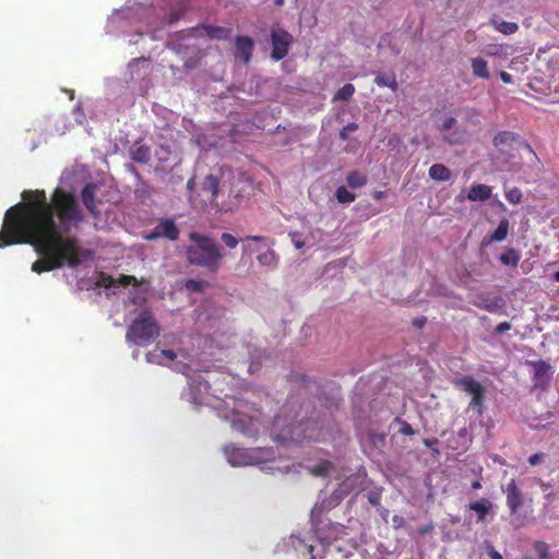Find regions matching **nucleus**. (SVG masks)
I'll return each instance as SVG.
<instances>
[{"mask_svg": "<svg viewBox=\"0 0 559 559\" xmlns=\"http://www.w3.org/2000/svg\"><path fill=\"white\" fill-rule=\"evenodd\" d=\"M23 201L7 210L4 218L52 237H64V231L78 227L84 213L75 195L63 188H56L48 199L45 190H24Z\"/></svg>", "mask_w": 559, "mask_h": 559, "instance_id": "obj_1", "label": "nucleus"}, {"mask_svg": "<svg viewBox=\"0 0 559 559\" xmlns=\"http://www.w3.org/2000/svg\"><path fill=\"white\" fill-rule=\"evenodd\" d=\"M17 243L35 246L37 252L44 257L32 265V271L38 274L63 265L76 267L82 263L80 241L76 237H52L3 217L0 248Z\"/></svg>", "mask_w": 559, "mask_h": 559, "instance_id": "obj_2", "label": "nucleus"}, {"mask_svg": "<svg viewBox=\"0 0 559 559\" xmlns=\"http://www.w3.org/2000/svg\"><path fill=\"white\" fill-rule=\"evenodd\" d=\"M189 239L193 242L186 250L189 264L216 273L225 257L222 247L213 238L197 231L190 233Z\"/></svg>", "mask_w": 559, "mask_h": 559, "instance_id": "obj_3", "label": "nucleus"}, {"mask_svg": "<svg viewBox=\"0 0 559 559\" xmlns=\"http://www.w3.org/2000/svg\"><path fill=\"white\" fill-rule=\"evenodd\" d=\"M159 325L147 309L142 310L127 329L126 340L138 346H147L159 336Z\"/></svg>", "mask_w": 559, "mask_h": 559, "instance_id": "obj_4", "label": "nucleus"}, {"mask_svg": "<svg viewBox=\"0 0 559 559\" xmlns=\"http://www.w3.org/2000/svg\"><path fill=\"white\" fill-rule=\"evenodd\" d=\"M311 423L309 420H300L297 424L289 423L284 426L282 415L274 418V429L281 428L280 432L275 437V440L281 443L288 442H304L306 439H311L312 436H306L305 432L308 430Z\"/></svg>", "mask_w": 559, "mask_h": 559, "instance_id": "obj_5", "label": "nucleus"}, {"mask_svg": "<svg viewBox=\"0 0 559 559\" xmlns=\"http://www.w3.org/2000/svg\"><path fill=\"white\" fill-rule=\"evenodd\" d=\"M455 385L472 395L469 406L481 415L485 402L484 386L468 376L457 379Z\"/></svg>", "mask_w": 559, "mask_h": 559, "instance_id": "obj_6", "label": "nucleus"}, {"mask_svg": "<svg viewBox=\"0 0 559 559\" xmlns=\"http://www.w3.org/2000/svg\"><path fill=\"white\" fill-rule=\"evenodd\" d=\"M179 236L180 229L175 221L171 218H162L152 230L143 235V239L154 241L163 238L169 241H177Z\"/></svg>", "mask_w": 559, "mask_h": 559, "instance_id": "obj_7", "label": "nucleus"}, {"mask_svg": "<svg viewBox=\"0 0 559 559\" xmlns=\"http://www.w3.org/2000/svg\"><path fill=\"white\" fill-rule=\"evenodd\" d=\"M506 493L507 506L511 516L520 519V511L525 506L526 499L524 492L518 486L515 479H510L503 489Z\"/></svg>", "mask_w": 559, "mask_h": 559, "instance_id": "obj_8", "label": "nucleus"}, {"mask_svg": "<svg viewBox=\"0 0 559 559\" xmlns=\"http://www.w3.org/2000/svg\"><path fill=\"white\" fill-rule=\"evenodd\" d=\"M272 39V59L278 61L288 55L289 46L293 43V36L283 28L273 29L271 33Z\"/></svg>", "mask_w": 559, "mask_h": 559, "instance_id": "obj_9", "label": "nucleus"}, {"mask_svg": "<svg viewBox=\"0 0 559 559\" xmlns=\"http://www.w3.org/2000/svg\"><path fill=\"white\" fill-rule=\"evenodd\" d=\"M236 57L242 59L248 64L251 60L254 43L249 36H237L235 39Z\"/></svg>", "mask_w": 559, "mask_h": 559, "instance_id": "obj_10", "label": "nucleus"}, {"mask_svg": "<svg viewBox=\"0 0 559 559\" xmlns=\"http://www.w3.org/2000/svg\"><path fill=\"white\" fill-rule=\"evenodd\" d=\"M96 185L87 183L82 189V202L86 210L94 216L98 215L97 201H96Z\"/></svg>", "mask_w": 559, "mask_h": 559, "instance_id": "obj_11", "label": "nucleus"}, {"mask_svg": "<svg viewBox=\"0 0 559 559\" xmlns=\"http://www.w3.org/2000/svg\"><path fill=\"white\" fill-rule=\"evenodd\" d=\"M531 365L534 367V383L535 385H545L550 381L551 372L550 366L544 361H532Z\"/></svg>", "mask_w": 559, "mask_h": 559, "instance_id": "obj_12", "label": "nucleus"}, {"mask_svg": "<svg viewBox=\"0 0 559 559\" xmlns=\"http://www.w3.org/2000/svg\"><path fill=\"white\" fill-rule=\"evenodd\" d=\"M225 453L228 459V462L236 465H247L250 464L251 456L248 451L245 449L236 448V447H226Z\"/></svg>", "mask_w": 559, "mask_h": 559, "instance_id": "obj_13", "label": "nucleus"}, {"mask_svg": "<svg viewBox=\"0 0 559 559\" xmlns=\"http://www.w3.org/2000/svg\"><path fill=\"white\" fill-rule=\"evenodd\" d=\"M510 223L508 218H502L491 235L483 239V246H489L492 242L506 240L509 234Z\"/></svg>", "mask_w": 559, "mask_h": 559, "instance_id": "obj_14", "label": "nucleus"}, {"mask_svg": "<svg viewBox=\"0 0 559 559\" xmlns=\"http://www.w3.org/2000/svg\"><path fill=\"white\" fill-rule=\"evenodd\" d=\"M492 189L490 186L484 183H473L467 193V199L469 201H487L491 197Z\"/></svg>", "mask_w": 559, "mask_h": 559, "instance_id": "obj_15", "label": "nucleus"}, {"mask_svg": "<svg viewBox=\"0 0 559 559\" xmlns=\"http://www.w3.org/2000/svg\"><path fill=\"white\" fill-rule=\"evenodd\" d=\"M471 67L473 74L480 79L488 80L490 78V72L488 69V62L480 57L473 58L471 60Z\"/></svg>", "mask_w": 559, "mask_h": 559, "instance_id": "obj_16", "label": "nucleus"}, {"mask_svg": "<svg viewBox=\"0 0 559 559\" xmlns=\"http://www.w3.org/2000/svg\"><path fill=\"white\" fill-rule=\"evenodd\" d=\"M491 507H492V503L486 498H481L477 501H474V502L469 503V506H468L469 510H473L477 513V520L479 522H483L485 520V518L489 513Z\"/></svg>", "mask_w": 559, "mask_h": 559, "instance_id": "obj_17", "label": "nucleus"}, {"mask_svg": "<svg viewBox=\"0 0 559 559\" xmlns=\"http://www.w3.org/2000/svg\"><path fill=\"white\" fill-rule=\"evenodd\" d=\"M231 423H233V427L236 430L241 431L245 435H248L251 432L250 426L252 425V419L249 416H247L245 414L236 413Z\"/></svg>", "mask_w": 559, "mask_h": 559, "instance_id": "obj_18", "label": "nucleus"}, {"mask_svg": "<svg viewBox=\"0 0 559 559\" xmlns=\"http://www.w3.org/2000/svg\"><path fill=\"white\" fill-rule=\"evenodd\" d=\"M132 160L146 164L151 160V148L147 145H139L130 151Z\"/></svg>", "mask_w": 559, "mask_h": 559, "instance_id": "obj_19", "label": "nucleus"}, {"mask_svg": "<svg viewBox=\"0 0 559 559\" xmlns=\"http://www.w3.org/2000/svg\"><path fill=\"white\" fill-rule=\"evenodd\" d=\"M429 176L437 181H448L451 179V171L442 164H433L429 168Z\"/></svg>", "mask_w": 559, "mask_h": 559, "instance_id": "obj_20", "label": "nucleus"}, {"mask_svg": "<svg viewBox=\"0 0 559 559\" xmlns=\"http://www.w3.org/2000/svg\"><path fill=\"white\" fill-rule=\"evenodd\" d=\"M520 252L514 248H508L500 257L499 260L503 265L516 267L520 262Z\"/></svg>", "mask_w": 559, "mask_h": 559, "instance_id": "obj_21", "label": "nucleus"}, {"mask_svg": "<svg viewBox=\"0 0 559 559\" xmlns=\"http://www.w3.org/2000/svg\"><path fill=\"white\" fill-rule=\"evenodd\" d=\"M374 83L381 87H389L393 92L397 91L399 87L394 73L390 75L377 74L374 78Z\"/></svg>", "mask_w": 559, "mask_h": 559, "instance_id": "obj_22", "label": "nucleus"}, {"mask_svg": "<svg viewBox=\"0 0 559 559\" xmlns=\"http://www.w3.org/2000/svg\"><path fill=\"white\" fill-rule=\"evenodd\" d=\"M347 185L353 188H361L367 183V177L358 171H350L346 176Z\"/></svg>", "mask_w": 559, "mask_h": 559, "instance_id": "obj_23", "label": "nucleus"}, {"mask_svg": "<svg viewBox=\"0 0 559 559\" xmlns=\"http://www.w3.org/2000/svg\"><path fill=\"white\" fill-rule=\"evenodd\" d=\"M495 28L506 35L514 34L519 29V25L514 22L507 21H491Z\"/></svg>", "mask_w": 559, "mask_h": 559, "instance_id": "obj_24", "label": "nucleus"}, {"mask_svg": "<svg viewBox=\"0 0 559 559\" xmlns=\"http://www.w3.org/2000/svg\"><path fill=\"white\" fill-rule=\"evenodd\" d=\"M354 93L355 86L350 83H346L336 92L334 100H348L354 95Z\"/></svg>", "mask_w": 559, "mask_h": 559, "instance_id": "obj_25", "label": "nucleus"}, {"mask_svg": "<svg viewBox=\"0 0 559 559\" xmlns=\"http://www.w3.org/2000/svg\"><path fill=\"white\" fill-rule=\"evenodd\" d=\"M335 197L340 203H350L355 201L356 195L348 191L345 187H338L335 191Z\"/></svg>", "mask_w": 559, "mask_h": 559, "instance_id": "obj_26", "label": "nucleus"}, {"mask_svg": "<svg viewBox=\"0 0 559 559\" xmlns=\"http://www.w3.org/2000/svg\"><path fill=\"white\" fill-rule=\"evenodd\" d=\"M207 34L212 37V38H216V39H226L228 38L229 34H230V31L228 28H225V27H221V26H211L207 28Z\"/></svg>", "mask_w": 559, "mask_h": 559, "instance_id": "obj_27", "label": "nucleus"}, {"mask_svg": "<svg viewBox=\"0 0 559 559\" xmlns=\"http://www.w3.org/2000/svg\"><path fill=\"white\" fill-rule=\"evenodd\" d=\"M503 306V299L498 296L495 297L490 302L479 304L477 307L488 311V312H496Z\"/></svg>", "mask_w": 559, "mask_h": 559, "instance_id": "obj_28", "label": "nucleus"}, {"mask_svg": "<svg viewBox=\"0 0 559 559\" xmlns=\"http://www.w3.org/2000/svg\"><path fill=\"white\" fill-rule=\"evenodd\" d=\"M513 140V134L508 131L499 132L493 136L492 143L496 147L509 144Z\"/></svg>", "mask_w": 559, "mask_h": 559, "instance_id": "obj_29", "label": "nucleus"}, {"mask_svg": "<svg viewBox=\"0 0 559 559\" xmlns=\"http://www.w3.org/2000/svg\"><path fill=\"white\" fill-rule=\"evenodd\" d=\"M331 469L332 463L329 461H323L311 468V474L314 476H325Z\"/></svg>", "mask_w": 559, "mask_h": 559, "instance_id": "obj_30", "label": "nucleus"}, {"mask_svg": "<svg viewBox=\"0 0 559 559\" xmlns=\"http://www.w3.org/2000/svg\"><path fill=\"white\" fill-rule=\"evenodd\" d=\"M506 199L511 204H519L522 201L523 194L519 188H512L506 191Z\"/></svg>", "mask_w": 559, "mask_h": 559, "instance_id": "obj_31", "label": "nucleus"}, {"mask_svg": "<svg viewBox=\"0 0 559 559\" xmlns=\"http://www.w3.org/2000/svg\"><path fill=\"white\" fill-rule=\"evenodd\" d=\"M535 551L538 555V559H549V547L545 542L537 540L533 545Z\"/></svg>", "mask_w": 559, "mask_h": 559, "instance_id": "obj_32", "label": "nucleus"}, {"mask_svg": "<svg viewBox=\"0 0 559 559\" xmlns=\"http://www.w3.org/2000/svg\"><path fill=\"white\" fill-rule=\"evenodd\" d=\"M205 286L206 283L201 280H188L186 283L187 289L195 293H202Z\"/></svg>", "mask_w": 559, "mask_h": 559, "instance_id": "obj_33", "label": "nucleus"}, {"mask_svg": "<svg viewBox=\"0 0 559 559\" xmlns=\"http://www.w3.org/2000/svg\"><path fill=\"white\" fill-rule=\"evenodd\" d=\"M145 360L148 364H156V365H165L163 356L159 354L158 349H153L145 355Z\"/></svg>", "mask_w": 559, "mask_h": 559, "instance_id": "obj_34", "label": "nucleus"}, {"mask_svg": "<svg viewBox=\"0 0 559 559\" xmlns=\"http://www.w3.org/2000/svg\"><path fill=\"white\" fill-rule=\"evenodd\" d=\"M358 130V124L356 122H349L346 124L338 133V138L342 141H347L349 139V133Z\"/></svg>", "mask_w": 559, "mask_h": 559, "instance_id": "obj_35", "label": "nucleus"}, {"mask_svg": "<svg viewBox=\"0 0 559 559\" xmlns=\"http://www.w3.org/2000/svg\"><path fill=\"white\" fill-rule=\"evenodd\" d=\"M221 239L225 243V246L230 249L236 248L239 242L235 236H233L231 234H228V233L222 234Z\"/></svg>", "mask_w": 559, "mask_h": 559, "instance_id": "obj_36", "label": "nucleus"}, {"mask_svg": "<svg viewBox=\"0 0 559 559\" xmlns=\"http://www.w3.org/2000/svg\"><path fill=\"white\" fill-rule=\"evenodd\" d=\"M423 443L427 448L431 449L435 454H439L440 453V451L438 449L439 440L437 438L424 439Z\"/></svg>", "mask_w": 559, "mask_h": 559, "instance_id": "obj_37", "label": "nucleus"}, {"mask_svg": "<svg viewBox=\"0 0 559 559\" xmlns=\"http://www.w3.org/2000/svg\"><path fill=\"white\" fill-rule=\"evenodd\" d=\"M158 352L163 356L164 361H173L177 358V354L173 349H158Z\"/></svg>", "mask_w": 559, "mask_h": 559, "instance_id": "obj_38", "label": "nucleus"}, {"mask_svg": "<svg viewBox=\"0 0 559 559\" xmlns=\"http://www.w3.org/2000/svg\"><path fill=\"white\" fill-rule=\"evenodd\" d=\"M212 197L215 198L218 192V180L212 176L207 178Z\"/></svg>", "mask_w": 559, "mask_h": 559, "instance_id": "obj_39", "label": "nucleus"}, {"mask_svg": "<svg viewBox=\"0 0 559 559\" xmlns=\"http://www.w3.org/2000/svg\"><path fill=\"white\" fill-rule=\"evenodd\" d=\"M545 457V454L543 452L534 453L528 457V463L532 466H535L539 464Z\"/></svg>", "mask_w": 559, "mask_h": 559, "instance_id": "obj_40", "label": "nucleus"}, {"mask_svg": "<svg viewBox=\"0 0 559 559\" xmlns=\"http://www.w3.org/2000/svg\"><path fill=\"white\" fill-rule=\"evenodd\" d=\"M511 330V324L508 321L500 322L496 325L495 332L498 334H502Z\"/></svg>", "mask_w": 559, "mask_h": 559, "instance_id": "obj_41", "label": "nucleus"}, {"mask_svg": "<svg viewBox=\"0 0 559 559\" xmlns=\"http://www.w3.org/2000/svg\"><path fill=\"white\" fill-rule=\"evenodd\" d=\"M455 124H456V119H455V118H453V117H449V118H447V119L442 122V124H441L440 129H441V130H450V129H452Z\"/></svg>", "mask_w": 559, "mask_h": 559, "instance_id": "obj_42", "label": "nucleus"}, {"mask_svg": "<svg viewBox=\"0 0 559 559\" xmlns=\"http://www.w3.org/2000/svg\"><path fill=\"white\" fill-rule=\"evenodd\" d=\"M119 282L121 285L127 286L130 284H136V278L132 275H121Z\"/></svg>", "mask_w": 559, "mask_h": 559, "instance_id": "obj_43", "label": "nucleus"}, {"mask_svg": "<svg viewBox=\"0 0 559 559\" xmlns=\"http://www.w3.org/2000/svg\"><path fill=\"white\" fill-rule=\"evenodd\" d=\"M400 431L405 436H413L415 433L413 427L406 421L402 424Z\"/></svg>", "mask_w": 559, "mask_h": 559, "instance_id": "obj_44", "label": "nucleus"}, {"mask_svg": "<svg viewBox=\"0 0 559 559\" xmlns=\"http://www.w3.org/2000/svg\"><path fill=\"white\" fill-rule=\"evenodd\" d=\"M290 237L296 249H301L305 246V242L299 238V234H290Z\"/></svg>", "mask_w": 559, "mask_h": 559, "instance_id": "obj_45", "label": "nucleus"}, {"mask_svg": "<svg viewBox=\"0 0 559 559\" xmlns=\"http://www.w3.org/2000/svg\"><path fill=\"white\" fill-rule=\"evenodd\" d=\"M500 79L506 84H511L513 82L512 75L506 71L500 72Z\"/></svg>", "mask_w": 559, "mask_h": 559, "instance_id": "obj_46", "label": "nucleus"}, {"mask_svg": "<svg viewBox=\"0 0 559 559\" xmlns=\"http://www.w3.org/2000/svg\"><path fill=\"white\" fill-rule=\"evenodd\" d=\"M427 322V319L425 317L416 318L413 320V325H415L418 329H421Z\"/></svg>", "mask_w": 559, "mask_h": 559, "instance_id": "obj_47", "label": "nucleus"}, {"mask_svg": "<svg viewBox=\"0 0 559 559\" xmlns=\"http://www.w3.org/2000/svg\"><path fill=\"white\" fill-rule=\"evenodd\" d=\"M274 258L273 252H269L259 257L261 263H269Z\"/></svg>", "mask_w": 559, "mask_h": 559, "instance_id": "obj_48", "label": "nucleus"}, {"mask_svg": "<svg viewBox=\"0 0 559 559\" xmlns=\"http://www.w3.org/2000/svg\"><path fill=\"white\" fill-rule=\"evenodd\" d=\"M489 557H490L491 559H503V558H502V555H501L499 551H497L496 549H493V548H491V549L489 550Z\"/></svg>", "mask_w": 559, "mask_h": 559, "instance_id": "obj_49", "label": "nucleus"}, {"mask_svg": "<svg viewBox=\"0 0 559 559\" xmlns=\"http://www.w3.org/2000/svg\"><path fill=\"white\" fill-rule=\"evenodd\" d=\"M247 240H252V241H263L264 240V237L262 236H249L247 237Z\"/></svg>", "mask_w": 559, "mask_h": 559, "instance_id": "obj_50", "label": "nucleus"}, {"mask_svg": "<svg viewBox=\"0 0 559 559\" xmlns=\"http://www.w3.org/2000/svg\"><path fill=\"white\" fill-rule=\"evenodd\" d=\"M383 195H384V192H383V191H377V192H374V193H373V198H374L376 200H380V199H382V198H383Z\"/></svg>", "mask_w": 559, "mask_h": 559, "instance_id": "obj_51", "label": "nucleus"}, {"mask_svg": "<svg viewBox=\"0 0 559 559\" xmlns=\"http://www.w3.org/2000/svg\"><path fill=\"white\" fill-rule=\"evenodd\" d=\"M472 488H473V489H479V488H481V484H480V481H479V480H475V481H473V483H472Z\"/></svg>", "mask_w": 559, "mask_h": 559, "instance_id": "obj_52", "label": "nucleus"}, {"mask_svg": "<svg viewBox=\"0 0 559 559\" xmlns=\"http://www.w3.org/2000/svg\"><path fill=\"white\" fill-rule=\"evenodd\" d=\"M468 115L471 117H477L478 116V111L476 109L472 108V109L468 110Z\"/></svg>", "mask_w": 559, "mask_h": 559, "instance_id": "obj_53", "label": "nucleus"}, {"mask_svg": "<svg viewBox=\"0 0 559 559\" xmlns=\"http://www.w3.org/2000/svg\"><path fill=\"white\" fill-rule=\"evenodd\" d=\"M249 370L251 372H254L257 370V367L254 366V364H251L250 367H249Z\"/></svg>", "mask_w": 559, "mask_h": 559, "instance_id": "obj_54", "label": "nucleus"}, {"mask_svg": "<svg viewBox=\"0 0 559 559\" xmlns=\"http://www.w3.org/2000/svg\"><path fill=\"white\" fill-rule=\"evenodd\" d=\"M554 280L559 282V271L554 274Z\"/></svg>", "mask_w": 559, "mask_h": 559, "instance_id": "obj_55", "label": "nucleus"}, {"mask_svg": "<svg viewBox=\"0 0 559 559\" xmlns=\"http://www.w3.org/2000/svg\"><path fill=\"white\" fill-rule=\"evenodd\" d=\"M283 3H284V0H275V4L278 7L283 5Z\"/></svg>", "mask_w": 559, "mask_h": 559, "instance_id": "obj_56", "label": "nucleus"}, {"mask_svg": "<svg viewBox=\"0 0 559 559\" xmlns=\"http://www.w3.org/2000/svg\"><path fill=\"white\" fill-rule=\"evenodd\" d=\"M450 144H454L455 142L449 139H445Z\"/></svg>", "mask_w": 559, "mask_h": 559, "instance_id": "obj_57", "label": "nucleus"}, {"mask_svg": "<svg viewBox=\"0 0 559 559\" xmlns=\"http://www.w3.org/2000/svg\"><path fill=\"white\" fill-rule=\"evenodd\" d=\"M542 487H543V488H547V487H549V485L542 484Z\"/></svg>", "mask_w": 559, "mask_h": 559, "instance_id": "obj_58", "label": "nucleus"}, {"mask_svg": "<svg viewBox=\"0 0 559 559\" xmlns=\"http://www.w3.org/2000/svg\"><path fill=\"white\" fill-rule=\"evenodd\" d=\"M525 559H533L532 557H526Z\"/></svg>", "mask_w": 559, "mask_h": 559, "instance_id": "obj_59", "label": "nucleus"}]
</instances>
